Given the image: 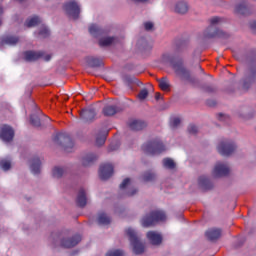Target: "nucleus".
Masks as SVG:
<instances>
[{"label": "nucleus", "instance_id": "nucleus-2", "mask_svg": "<svg viewBox=\"0 0 256 256\" xmlns=\"http://www.w3.org/2000/svg\"><path fill=\"white\" fill-rule=\"evenodd\" d=\"M51 239L54 243L60 241V245L64 249H71L81 243V235H74L71 238H63L61 233H53Z\"/></svg>", "mask_w": 256, "mask_h": 256}, {"label": "nucleus", "instance_id": "nucleus-25", "mask_svg": "<svg viewBox=\"0 0 256 256\" xmlns=\"http://www.w3.org/2000/svg\"><path fill=\"white\" fill-rule=\"evenodd\" d=\"M107 135H109V131L103 130L100 131L96 136V145L101 147L105 145V141H107Z\"/></svg>", "mask_w": 256, "mask_h": 256}, {"label": "nucleus", "instance_id": "nucleus-36", "mask_svg": "<svg viewBox=\"0 0 256 256\" xmlns=\"http://www.w3.org/2000/svg\"><path fill=\"white\" fill-rule=\"evenodd\" d=\"M0 167L3 171H9L11 169V160L2 159L0 160Z\"/></svg>", "mask_w": 256, "mask_h": 256}, {"label": "nucleus", "instance_id": "nucleus-43", "mask_svg": "<svg viewBox=\"0 0 256 256\" xmlns=\"http://www.w3.org/2000/svg\"><path fill=\"white\" fill-rule=\"evenodd\" d=\"M123 250H113V251H109L106 256H123Z\"/></svg>", "mask_w": 256, "mask_h": 256}, {"label": "nucleus", "instance_id": "nucleus-35", "mask_svg": "<svg viewBox=\"0 0 256 256\" xmlns=\"http://www.w3.org/2000/svg\"><path fill=\"white\" fill-rule=\"evenodd\" d=\"M64 173H65V170L61 167H54V169L52 170V175L56 179H61Z\"/></svg>", "mask_w": 256, "mask_h": 256}, {"label": "nucleus", "instance_id": "nucleus-46", "mask_svg": "<svg viewBox=\"0 0 256 256\" xmlns=\"http://www.w3.org/2000/svg\"><path fill=\"white\" fill-rule=\"evenodd\" d=\"M131 183V179L126 178L123 180V182L120 184V189H125V187H127V185H129Z\"/></svg>", "mask_w": 256, "mask_h": 256}, {"label": "nucleus", "instance_id": "nucleus-20", "mask_svg": "<svg viewBox=\"0 0 256 256\" xmlns=\"http://www.w3.org/2000/svg\"><path fill=\"white\" fill-rule=\"evenodd\" d=\"M174 11L180 15H185L189 11V4L185 1H179L176 3Z\"/></svg>", "mask_w": 256, "mask_h": 256}, {"label": "nucleus", "instance_id": "nucleus-8", "mask_svg": "<svg viewBox=\"0 0 256 256\" xmlns=\"http://www.w3.org/2000/svg\"><path fill=\"white\" fill-rule=\"evenodd\" d=\"M24 60L28 63H33L35 61H39V59H44V61H51V54L45 55L43 51H33L28 50L23 53Z\"/></svg>", "mask_w": 256, "mask_h": 256}, {"label": "nucleus", "instance_id": "nucleus-7", "mask_svg": "<svg viewBox=\"0 0 256 256\" xmlns=\"http://www.w3.org/2000/svg\"><path fill=\"white\" fill-rule=\"evenodd\" d=\"M221 20L222 19L217 16L210 19V26L207 28V30L204 33L205 37H207L208 39H213V37H219L220 39H227V37H229V34L219 29H216L214 32H211L213 31V27H215V25H217L218 23H221Z\"/></svg>", "mask_w": 256, "mask_h": 256}, {"label": "nucleus", "instance_id": "nucleus-49", "mask_svg": "<svg viewBox=\"0 0 256 256\" xmlns=\"http://www.w3.org/2000/svg\"><path fill=\"white\" fill-rule=\"evenodd\" d=\"M229 116H225L223 113L218 114L219 121H225V119H228Z\"/></svg>", "mask_w": 256, "mask_h": 256}, {"label": "nucleus", "instance_id": "nucleus-21", "mask_svg": "<svg viewBox=\"0 0 256 256\" xmlns=\"http://www.w3.org/2000/svg\"><path fill=\"white\" fill-rule=\"evenodd\" d=\"M129 127L132 131H141L147 127V123L142 120H132L129 123Z\"/></svg>", "mask_w": 256, "mask_h": 256}, {"label": "nucleus", "instance_id": "nucleus-11", "mask_svg": "<svg viewBox=\"0 0 256 256\" xmlns=\"http://www.w3.org/2000/svg\"><path fill=\"white\" fill-rule=\"evenodd\" d=\"M15 137V130L9 125H2L0 128V138L5 143H10Z\"/></svg>", "mask_w": 256, "mask_h": 256}, {"label": "nucleus", "instance_id": "nucleus-24", "mask_svg": "<svg viewBox=\"0 0 256 256\" xmlns=\"http://www.w3.org/2000/svg\"><path fill=\"white\" fill-rule=\"evenodd\" d=\"M198 183L204 191H209L213 187V183H211L207 176H201L198 180Z\"/></svg>", "mask_w": 256, "mask_h": 256}, {"label": "nucleus", "instance_id": "nucleus-28", "mask_svg": "<svg viewBox=\"0 0 256 256\" xmlns=\"http://www.w3.org/2000/svg\"><path fill=\"white\" fill-rule=\"evenodd\" d=\"M236 13L239 15H249V6L245 2L236 5Z\"/></svg>", "mask_w": 256, "mask_h": 256}, {"label": "nucleus", "instance_id": "nucleus-41", "mask_svg": "<svg viewBox=\"0 0 256 256\" xmlns=\"http://www.w3.org/2000/svg\"><path fill=\"white\" fill-rule=\"evenodd\" d=\"M30 123L34 127H41V119L37 116H30Z\"/></svg>", "mask_w": 256, "mask_h": 256}, {"label": "nucleus", "instance_id": "nucleus-13", "mask_svg": "<svg viewBox=\"0 0 256 256\" xmlns=\"http://www.w3.org/2000/svg\"><path fill=\"white\" fill-rule=\"evenodd\" d=\"M256 82V66L250 68L249 74L243 80V89L248 91L251 88V84Z\"/></svg>", "mask_w": 256, "mask_h": 256}, {"label": "nucleus", "instance_id": "nucleus-3", "mask_svg": "<svg viewBox=\"0 0 256 256\" xmlns=\"http://www.w3.org/2000/svg\"><path fill=\"white\" fill-rule=\"evenodd\" d=\"M52 141H54L56 145L63 147L66 153H71V151H73V147H75V143L73 142V139H71V136H69V134L67 133L55 134L52 138Z\"/></svg>", "mask_w": 256, "mask_h": 256}, {"label": "nucleus", "instance_id": "nucleus-34", "mask_svg": "<svg viewBox=\"0 0 256 256\" xmlns=\"http://www.w3.org/2000/svg\"><path fill=\"white\" fill-rule=\"evenodd\" d=\"M155 177V173L147 171L143 174L142 179L145 181V183H149L150 181H155Z\"/></svg>", "mask_w": 256, "mask_h": 256}, {"label": "nucleus", "instance_id": "nucleus-53", "mask_svg": "<svg viewBox=\"0 0 256 256\" xmlns=\"http://www.w3.org/2000/svg\"><path fill=\"white\" fill-rule=\"evenodd\" d=\"M155 99H156V101H159V99H161V93L157 92L155 94Z\"/></svg>", "mask_w": 256, "mask_h": 256}, {"label": "nucleus", "instance_id": "nucleus-44", "mask_svg": "<svg viewBox=\"0 0 256 256\" xmlns=\"http://www.w3.org/2000/svg\"><path fill=\"white\" fill-rule=\"evenodd\" d=\"M197 126H195L194 124H190L188 126V133H190V135H197Z\"/></svg>", "mask_w": 256, "mask_h": 256}, {"label": "nucleus", "instance_id": "nucleus-52", "mask_svg": "<svg viewBox=\"0 0 256 256\" xmlns=\"http://www.w3.org/2000/svg\"><path fill=\"white\" fill-rule=\"evenodd\" d=\"M132 3H147L149 0H131Z\"/></svg>", "mask_w": 256, "mask_h": 256}, {"label": "nucleus", "instance_id": "nucleus-50", "mask_svg": "<svg viewBox=\"0 0 256 256\" xmlns=\"http://www.w3.org/2000/svg\"><path fill=\"white\" fill-rule=\"evenodd\" d=\"M117 149H119V146H114L113 144H111L108 148V151H115Z\"/></svg>", "mask_w": 256, "mask_h": 256}, {"label": "nucleus", "instance_id": "nucleus-14", "mask_svg": "<svg viewBox=\"0 0 256 256\" xmlns=\"http://www.w3.org/2000/svg\"><path fill=\"white\" fill-rule=\"evenodd\" d=\"M113 164H103L99 169V177L102 181H107L110 177H113Z\"/></svg>", "mask_w": 256, "mask_h": 256}, {"label": "nucleus", "instance_id": "nucleus-6", "mask_svg": "<svg viewBox=\"0 0 256 256\" xmlns=\"http://www.w3.org/2000/svg\"><path fill=\"white\" fill-rule=\"evenodd\" d=\"M126 234L129 237L130 245H132L135 255L145 253V244L141 242L137 232H135L132 228H128L126 230Z\"/></svg>", "mask_w": 256, "mask_h": 256}, {"label": "nucleus", "instance_id": "nucleus-4", "mask_svg": "<svg viewBox=\"0 0 256 256\" xmlns=\"http://www.w3.org/2000/svg\"><path fill=\"white\" fill-rule=\"evenodd\" d=\"M167 219V215L165 212L161 210H154L142 218V225L144 227H153V225H157L160 221H165Z\"/></svg>", "mask_w": 256, "mask_h": 256}, {"label": "nucleus", "instance_id": "nucleus-16", "mask_svg": "<svg viewBox=\"0 0 256 256\" xmlns=\"http://www.w3.org/2000/svg\"><path fill=\"white\" fill-rule=\"evenodd\" d=\"M146 237L152 245H161V243L163 242V237L161 236V234L155 231H149Z\"/></svg>", "mask_w": 256, "mask_h": 256}, {"label": "nucleus", "instance_id": "nucleus-29", "mask_svg": "<svg viewBox=\"0 0 256 256\" xmlns=\"http://www.w3.org/2000/svg\"><path fill=\"white\" fill-rule=\"evenodd\" d=\"M115 41H117L116 37L101 38L99 40V46L100 47H109L110 45H113V43H115Z\"/></svg>", "mask_w": 256, "mask_h": 256}, {"label": "nucleus", "instance_id": "nucleus-9", "mask_svg": "<svg viewBox=\"0 0 256 256\" xmlns=\"http://www.w3.org/2000/svg\"><path fill=\"white\" fill-rule=\"evenodd\" d=\"M63 9L64 11H66L68 17H71L74 20L79 19V15L81 14V8L79 7V4H77V2H66L63 6Z\"/></svg>", "mask_w": 256, "mask_h": 256}, {"label": "nucleus", "instance_id": "nucleus-1", "mask_svg": "<svg viewBox=\"0 0 256 256\" xmlns=\"http://www.w3.org/2000/svg\"><path fill=\"white\" fill-rule=\"evenodd\" d=\"M170 65L174 70V73L180 77L183 81H188L189 83H195V79L191 77V71L183 65V60L175 57L169 58Z\"/></svg>", "mask_w": 256, "mask_h": 256}, {"label": "nucleus", "instance_id": "nucleus-32", "mask_svg": "<svg viewBox=\"0 0 256 256\" xmlns=\"http://www.w3.org/2000/svg\"><path fill=\"white\" fill-rule=\"evenodd\" d=\"M158 83H159V88L162 91H168L169 87H171V84H169V79H167V77H163L159 79Z\"/></svg>", "mask_w": 256, "mask_h": 256}, {"label": "nucleus", "instance_id": "nucleus-38", "mask_svg": "<svg viewBox=\"0 0 256 256\" xmlns=\"http://www.w3.org/2000/svg\"><path fill=\"white\" fill-rule=\"evenodd\" d=\"M181 125V119L179 117H173L170 119V127L171 129H177Z\"/></svg>", "mask_w": 256, "mask_h": 256}, {"label": "nucleus", "instance_id": "nucleus-23", "mask_svg": "<svg viewBox=\"0 0 256 256\" xmlns=\"http://www.w3.org/2000/svg\"><path fill=\"white\" fill-rule=\"evenodd\" d=\"M30 169L34 175L41 173V160L38 157L32 159Z\"/></svg>", "mask_w": 256, "mask_h": 256}, {"label": "nucleus", "instance_id": "nucleus-15", "mask_svg": "<svg viewBox=\"0 0 256 256\" xmlns=\"http://www.w3.org/2000/svg\"><path fill=\"white\" fill-rule=\"evenodd\" d=\"M95 117H97V112L94 108L83 109L80 112V118L84 123H91V121H95Z\"/></svg>", "mask_w": 256, "mask_h": 256}, {"label": "nucleus", "instance_id": "nucleus-40", "mask_svg": "<svg viewBox=\"0 0 256 256\" xmlns=\"http://www.w3.org/2000/svg\"><path fill=\"white\" fill-rule=\"evenodd\" d=\"M38 35H40V37H42L43 39L49 37L50 35L49 28H47V26H42L39 30Z\"/></svg>", "mask_w": 256, "mask_h": 256}, {"label": "nucleus", "instance_id": "nucleus-31", "mask_svg": "<svg viewBox=\"0 0 256 256\" xmlns=\"http://www.w3.org/2000/svg\"><path fill=\"white\" fill-rule=\"evenodd\" d=\"M41 23V18L39 16H33L32 18L26 20L25 25L26 27H36V25H39Z\"/></svg>", "mask_w": 256, "mask_h": 256}, {"label": "nucleus", "instance_id": "nucleus-47", "mask_svg": "<svg viewBox=\"0 0 256 256\" xmlns=\"http://www.w3.org/2000/svg\"><path fill=\"white\" fill-rule=\"evenodd\" d=\"M144 28L146 31H151V29H153V22L144 23Z\"/></svg>", "mask_w": 256, "mask_h": 256}, {"label": "nucleus", "instance_id": "nucleus-12", "mask_svg": "<svg viewBox=\"0 0 256 256\" xmlns=\"http://www.w3.org/2000/svg\"><path fill=\"white\" fill-rule=\"evenodd\" d=\"M229 166H227V164L218 162L213 171H212V175L213 177H227V175H229Z\"/></svg>", "mask_w": 256, "mask_h": 256}, {"label": "nucleus", "instance_id": "nucleus-10", "mask_svg": "<svg viewBox=\"0 0 256 256\" xmlns=\"http://www.w3.org/2000/svg\"><path fill=\"white\" fill-rule=\"evenodd\" d=\"M218 153L223 157H229V155H233L235 150L237 149V145L233 141H222L218 147Z\"/></svg>", "mask_w": 256, "mask_h": 256}, {"label": "nucleus", "instance_id": "nucleus-18", "mask_svg": "<svg viewBox=\"0 0 256 256\" xmlns=\"http://www.w3.org/2000/svg\"><path fill=\"white\" fill-rule=\"evenodd\" d=\"M19 43V37L8 35L4 36L0 39V45L3 47V45H17Z\"/></svg>", "mask_w": 256, "mask_h": 256}, {"label": "nucleus", "instance_id": "nucleus-33", "mask_svg": "<svg viewBox=\"0 0 256 256\" xmlns=\"http://www.w3.org/2000/svg\"><path fill=\"white\" fill-rule=\"evenodd\" d=\"M99 225H109L111 223V218L105 213H100L98 216Z\"/></svg>", "mask_w": 256, "mask_h": 256}, {"label": "nucleus", "instance_id": "nucleus-26", "mask_svg": "<svg viewBox=\"0 0 256 256\" xmlns=\"http://www.w3.org/2000/svg\"><path fill=\"white\" fill-rule=\"evenodd\" d=\"M87 64L89 67H101L103 65V60L101 58H95L93 56H90L86 59Z\"/></svg>", "mask_w": 256, "mask_h": 256}, {"label": "nucleus", "instance_id": "nucleus-22", "mask_svg": "<svg viewBox=\"0 0 256 256\" xmlns=\"http://www.w3.org/2000/svg\"><path fill=\"white\" fill-rule=\"evenodd\" d=\"M119 111L120 110L117 106L108 105L103 108L102 113L105 115V117H113V115H116V113H119Z\"/></svg>", "mask_w": 256, "mask_h": 256}, {"label": "nucleus", "instance_id": "nucleus-30", "mask_svg": "<svg viewBox=\"0 0 256 256\" xmlns=\"http://www.w3.org/2000/svg\"><path fill=\"white\" fill-rule=\"evenodd\" d=\"M89 33L93 37H99V35H101V33H103V30L101 28H99V26L97 24H92L89 27Z\"/></svg>", "mask_w": 256, "mask_h": 256}, {"label": "nucleus", "instance_id": "nucleus-19", "mask_svg": "<svg viewBox=\"0 0 256 256\" xmlns=\"http://www.w3.org/2000/svg\"><path fill=\"white\" fill-rule=\"evenodd\" d=\"M76 204L78 207H85L87 205V194L85 193V189L81 188L78 192L77 198H76Z\"/></svg>", "mask_w": 256, "mask_h": 256}, {"label": "nucleus", "instance_id": "nucleus-37", "mask_svg": "<svg viewBox=\"0 0 256 256\" xmlns=\"http://www.w3.org/2000/svg\"><path fill=\"white\" fill-rule=\"evenodd\" d=\"M163 166L166 167V169H174L175 168V161L171 158H165L163 160Z\"/></svg>", "mask_w": 256, "mask_h": 256}, {"label": "nucleus", "instance_id": "nucleus-5", "mask_svg": "<svg viewBox=\"0 0 256 256\" xmlns=\"http://www.w3.org/2000/svg\"><path fill=\"white\" fill-rule=\"evenodd\" d=\"M142 151H144L146 155H159V153L165 151V145L159 138H156L143 144Z\"/></svg>", "mask_w": 256, "mask_h": 256}, {"label": "nucleus", "instance_id": "nucleus-45", "mask_svg": "<svg viewBox=\"0 0 256 256\" xmlns=\"http://www.w3.org/2000/svg\"><path fill=\"white\" fill-rule=\"evenodd\" d=\"M205 93H215L216 89L213 86L207 85L203 87Z\"/></svg>", "mask_w": 256, "mask_h": 256}, {"label": "nucleus", "instance_id": "nucleus-17", "mask_svg": "<svg viewBox=\"0 0 256 256\" xmlns=\"http://www.w3.org/2000/svg\"><path fill=\"white\" fill-rule=\"evenodd\" d=\"M208 241H217L221 237V229L210 228L205 233Z\"/></svg>", "mask_w": 256, "mask_h": 256}, {"label": "nucleus", "instance_id": "nucleus-51", "mask_svg": "<svg viewBox=\"0 0 256 256\" xmlns=\"http://www.w3.org/2000/svg\"><path fill=\"white\" fill-rule=\"evenodd\" d=\"M137 189H133L131 192H128L127 195L128 197H133V195H136Z\"/></svg>", "mask_w": 256, "mask_h": 256}, {"label": "nucleus", "instance_id": "nucleus-39", "mask_svg": "<svg viewBox=\"0 0 256 256\" xmlns=\"http://www.w3.org/2000/svg\"><path fill=\"white\" fill-rule=\"evenodd\" d=\"M123 81L126 85H133V83H137V78L135 76L126 75L123 78Z\"/></svg>", "mask_w": 256, "mask_h": 256}, {"label": "nucleus", "instance_id": "nucleus-54", "mask_svg": "<svg viewBox=\"0 0 256 256\" xmlns=\"http://www.w3.org/2000/svg\"><path fill=\"white\" fill-rule=\"evenodd\" d=\"M198 69H200V71H203V68L201 67V65H198Z\"/></svg>", "mask_w": 256, "mask_h": 256}, {"label": "nucleus", "instance_id": "nucleus-27", "mask_svg": "<svg viewBox=\"0 0 256 256\" xmlns=\"http://www.w3.org/2000/svg\"><path fill=\"white\" fill-rule=\"evenodd\" d=\"M95 161H97V156H95V154H88L83 157L82 165L83 167H89V165H93Z\"/></svg>", "mask_w": 256, "mask_h": 256}, {"label": "nucleus", "instance_id": "nucleus-48", "mask_svg": "<svg viewBox=\"0 0 256 256\" xmlns=\"http://www.w3.org/2000/svg\"><path fill=\"white\" fill-rule=\"evenodd\" d=\"M250 29L253 31V33H256V21L250 22Z\"/></svg>", "mask_w": 256, "mask_h": 256}, {"label": "nucleus", "instance_id": "nucleus-42", "mask_svg": "<svg viewBox=\"0 0 256 256\" xmlns=\"http://www.w3.org/2000/svg\"><path fill=\"white\" fill-rule=\"evenodd\" d=\"M149 96V91L147 89H142L139 94H138V98L143 101L144 99H147V97Z\"/></svg>", "mask_w": 256, "mask_h": 256}]
</instances>
